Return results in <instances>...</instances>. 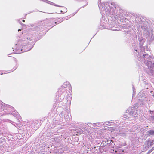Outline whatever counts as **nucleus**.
I'll return each mask as SVG.
<instances>
[{
	"instance_id": "nucleus-3",
	"label": "nucleus",
	"mask_w": 154,
	"mask_h": 154,
	"mask_svg": "<svg viewBox=\"0 0 154 154\" xmlns=\"http://www.w3.org/2000/svg\"><path fill=\"white\" fill-rule=\"evenodd\" d=\"M22 28H21V29H18V31H21V30H22Z\"/></svg>"
},
{
	"instance_id": "nucleus-4",
	"label": "nucleus",
	"mask_w": 154,
	"mask_h": 154,
	"mask_svg": "<svg viewBox=\"0 0 154 154\" xmlns=\"http://www.w3.org/2000/svg\"><path fill=\"white\" fill-rule=\"evenodd\" d=\"M64 9H65V11H66H66H67V9H66L65 8H64Z\"/></svg>"
},
{
	"instance_id": "nucleus-2",
	"label": "nucleus",
	"mask_w": 154,
	"mask_h": 154,
	"mask_svg": "<svg viewBox=\"0 0 154 154\" xmlns=\"http://www.w3.org/2000/svg\"><path fill=\"white\" fill-rule=\"evenodd\" d=\"M148 135H153L154 134V131L150 130L148 132Z\"/></svg>"
},
{
	"instance_id": "nucleus-5",
	"label": "nucleus",
	"mask_w": 154,
	"mask_h": 154,
	"mask_svg": "<svg viewBox=\"0 0 154 154\" xmlns=\"http://www.w3.org/2000/svg\"><path fill=\"white\" fill-rule=\"evenodd\" d=\"M22 21L23 22H25V20H22Z\"/></svg>"
},
{
	"instance_id": "nucleus-6",
	"label": "nucleus",
	"mask_w": 154,
	"mask_h": 154,
	"mask_svg": "<svg viewBox=\"0 0 154 154\" xmlns=\"http://www.w3.org/2000/svg\"><path fill=\"white\" fill-rule=\"evenodd\" d=\"M18 67V66H17V67L15 69H16Z\"/></svg>"
},
{
	"instance_id": "nucleus-1",
	"label": "nucleus",
	"mask_w": 154,
	"mask_h": 154,
	"mask_svg": "<svg viewBox=\"0 0 154 154\" xmlns=\"http://www.w3.org/2000/svg\"><path fill=\"white\" fill-rule=\"evenodd\" d=\"M148 144L150 146L154 144V140H149L148 141Z\"/></svg>"
}]
</instances>
